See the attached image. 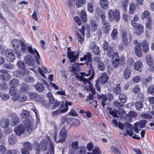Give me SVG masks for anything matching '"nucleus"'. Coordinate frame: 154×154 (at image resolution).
<instances>
[{
  "label": "nucleus",
  "instance_id": "nucleus-15",
  "mask_svg": "<svg viewBox=\"0 0 154 154\" xmlns=\"http://www.w3.org/2000/svg\"><path fill=\"white\" fill-rule=\"evenodd\" d=\"M66 132L65 128H63L61 129L59 134V139L57 140H56V137H54V140L57 143L60 142L61 143L63 142L66 138Z\"/></svg>",
  "mask_w": 154,
  "mask_h": 154
},
{
  "label": "nucleus",
  "instance_id": "nucleus-20",
  "mask_svg": "<svg viewBox=\"0 0 154 154\" xmlns=\"http://www.w3.org/2000/svg\"><path fill=\"white\" fill-rule=\"evenodd\" d=\"M14 131L16 134L19 136L24 132L25 128L23 125H20L15 128Z\"/></svg>",
  "mask_w": 154,
  "mask_h": 154
},
{
  "label": "nucleus",
  "instance_id": "nucleus-46",
  "mask_svg": "<svg viewBox=\"0 0 154 154\" xmlns=\"http://www.w3.org/2000/svg\"><path fill=\"white\" fill-rule=\"evenodd\" d=\"M8 141L10 144H13L16 141L15 136L14 135H10L8 138Z\"/></svg>",
  "mask_w": 154,
  "mask_h": 154
},
{
  "label": "nucleus",
  "instance_id": "nucleus-41",
  "mask_svg": "<svg viewBox=\"0 0 154 154\" xmlns=\"http://www.w3.org/2000/svg\"><path fill=\"white\" fill-rule=\"evenodd\" d=\"M146 123V121L145 120H142L140 121L139 122H137L135 124V125H137V126H139L140 128H144Z\"/></svg>",
  "mask_w": 154,
  "mask_h": 154
},
{
  "label": "nucleus",
  "instance_id": "nucleus-33",
  "mask_svg": "<svg viewBox=\"0 0 154 154\" xmlns=\"http://www.w3.org/2000/svg\"><path fill=\"white\" fill-rule=\"evenodd\" d=\"M90 27L92 31H95L97 29V24L96 22L93 20H91Z\"/></svg>",
  "mask_w": 154,
  "mask_h": 154
},
{
  "label": "nucleus",
  "instance_id": "nucleus-23",
  "mask_svg": "<svg viewBox=\"0 0 154 154\" xmlns=\"http://www.w3.org/2000/svg\"><path fill=\"white\" fill-rule=\"evenodd\" d=\"M9 124V120L6 118H2L0 121V125L2 128H7Z\"/></svg>",
  "mask_w": 154,
  "mask_h": 154
},
{
  "label": "nucleus",
  "instance_id": "nucleus-38",
  "mask_svg": "<svg viewBox=\"0 0 154 154\" xmlns=\"http://www.w3.org/2000/svg\"><path fill=\"white\" fill-rule=\"evenodd\" d=\"M146 61L147 64L149 66H151L153 64L152 60L151 55L147 54L146 57Z\"/></svg>",
  "mask_w": 154,
  "mask_h": 154
},
{
  "label": "nucleus",
  "instance_id": "nucleus-44",
  "mask_svg": "<svg viewBox=\"0 0 154 154\" xmlns=\"http://www.w3.org/2000/svg\"><path fill=\"white\" fill-rule=\"evenodd\" d=\"M78 142L77 141H73L71 144V147L72 149H70L69 151L72 150V152L74 153V150H75L78 147Z\"/></svg>",
  "mask_w": 154,
  "mask_h": 154
},
{
  "label": "nucleus",
  "instance_id": "nucleus-52",
  "mask_svg": "<svg viewBox=\"0 0 154 154\" xmlns=\"http://www.w3.org/2000/svg\"><path fill=\"white\" fill-rule=\"evenodd\" d=\"M135 10V4L132 3L130 4L129 6V13L130 14H133Z\"/></svg>",
  "mask_w": 154,
  "mask_h": 154
},
{
  "label": "nucleus",
  "instance_id": "nucleus-54",
  "mask_svg": "<svg viewBox=\"0 0 154 154\" xmlns=\"http://www.w3.org/2000/svg\"><path fill=\"white\" fill-rule=\"evenodd\" d=\"M78 154H85L86 152V149L83 146L79 147L77 149Z\"/></svg>",
  "mask_w": 154,
  "mask_h": 154
},
{
  "label": "nucleus",
  "instance_id": "nucleus-4",
  "mask_svg": "<svg viewBox=\"0 0 154 154\" xmlns=\"http://www.w3.org/2000/svg\"><path fill=\"white\" fill-rule=\"evenodd\" d=\"M118 126L122 130L125 128L126 130V134L130 137H132L133 133L132 131L133 129V126L132 125L129 123H121L120 122L118 123Z\"/></svg>",
  "mask_w": 154,
  "mask_h": 154
},
{
  "label": "nucleus",
  "instance_id": "nucleus-37",
  "mask_svg": "<svg viewBox=\"0 0 154 154\" xmlns=\"http://www.w3.org/2000/svg\"><path fill=\"white\" fill-rule=\"evenodd\" d=\"M113 92L116 95L119 94L121 92V87L119 84H117L113 88Z\"/></svg>",
  "mask_w": 154,
  "mask_h": 154
},
{
  "label": "nucleus",
  "instance_id": "nucleus-29",
  "mask_svg": "<svg viewBox=\"0 0 154 154\" xmlns=\"http://www.w3.org/2000/svg\"><path fill=\"white\" fill-rule=\"evenodd\" d=\"M152 76L151 75H149L146 78H144L142 80V84L147 86L152 80Z\"/></svg>",
  "mask_w": 154,
  "mask_h": 154
},
{
  "label": "nucleus",
  "instance_id": "nucleus-60",
  "mask_svg": "<svg viewBox=\"0 0 154 154\" xmlns=\"http://www.w3.org/2000/svg\"><path fill=\"white\" fill-rule=\"evenodd\" d=\"M3 66L5 68L9 69H12L14 67L13 65L10 63L4 64Z\"/></svg>",
  "mask_w": 154,
  "mask_h": 154
},
{
  "label": "nucleus",
  "instance_id": "nucleus-27",
  "mask_svg": "<svg viewBox=\"0 0 154 154\" xmlns=\"http://www.w3.org/2000/svg\"><path fill=\"white\" fill-rule=\"evenodd\" d=\"M35 89L39 92H42L45 89V87L40 82H37L34 85Z\"/></svg>",
  "mask_w": 154,
  "mask_h": 154
},
{
  "label": "nucleus",
  "instance_id": "nucleus-28",
  "mask_svg": "<svg viewBox=\"0 0 154 154\" xmlns=\"http://www.w3.org/2000/svg\"><path fill=\"white\" fill-rule=\"evenodd\" d=\"M48 143L46 141L43 140L41 141L39 145V148L42 151L45 150L47 148Z\"/></svg>",
  "mask_w": 154,
  "mask_h": 154
},
{
  "label": "nucleus",
  "instance_id": "nucleus-25",
  "mask_svg": "<svg viewBox=\"0 0 154 154\" xmlns=\"http://www.w3.org/2000/svg\"><path fill=\"white\" fill-rule=\"evenodd\" d=\"M23 43V41L22 40L19 41L17 39L13 40L12 42V46L16 50H17L19 48L21 44Z\"/></svg>",
  "mask_w": 154,
  "mask_h": 154
},
{
  "label": "nucleus",
  "instance_id": "nucleus-34",
  "mask_svg": "<svg viewBox=\"0 0 154 154\" xmlns=\"http://www.w3.org/2000/svg\"><path fill=\"white\" fill-rule=\"evenodd\" d=\"M94 4L92 2H89L88 3L87 8L88 11L90 13H93L94 12Z\"/></svg>",
  "mask_w": 154,
  "mask_h": 154
},
{
  "label": "nucleus",
  "instance_id": "nucleus-58",
  "mask_svg": "<svg viewBox=\"0 0 154 154\" xmlns=\"http://www.w3.org/2000/svg\"><path fill=\"white\" fill-rule=\"evenodd\" d=\"M9 96L8 94L4 93H2L0 94V97L3 100H7L9 98Z\"/></svg>",
  "mask_w": 154,
  "mask_h": 154
},
{
  "label": "nucleus",
  "instance_id": "nucleus-53",
  "mask_svg": "<svg viewBox=\"0 0 154 154\" xmlns=\"http://www.w3.org/2000/svg\"><path fill=\"white\" fill-rule=\"evenodd\" d=\"M150 15V14L149 11H145L144 12L142 13L141 18L142 19L146 18L148 19L150 18L149 17Z\"/></svg>",
  "mask_w": 154,
  "mask_h": 154
},
{
  "label": "nucleus",
  "instance_id": "nucleus-2",
  "mask_svg": "<svg viewBox=\"0 0 154 154\" xmlns=\"http://www.w3.org/2000/svg\"><path fill=\"white\" fill-rule=\"evenodd\" d=\"M108 78V76L106 73L103 72L101 74L99 78L96 82L95 86L97 91H100V83L102 84L106 83L107 81Z\"/></svg>",
  "mask_w": 154,
  "mask_h": 154
},
{
  "label": "nucleus",
  "instance_id": "nucleus-22",
  "mask_svg": "<svg viewBox=\"0 0 154 154\" xmlns=\"http://www.w3.org/2000/svg\"><path fill=\"white\" fill-rule=\"evenodd\" d=\"M131 74V70L128 67L125 68L123 71V76L124 78L125 79H129Z\"/></svg>",
  "mask_w": 154,
  "mask_h": 154
},
{
  "label": "nucleus",
  "instance_id": "nucleus-6",
  "mask_svg": "<svg viewBox=\"0 0 154 154\" xmlns=\"http://www.w3.org/2000/svg\"><path fill=\"white\" fill-rule=\"evenodd\" d=\"M121 37L123 44L127 47L129 45L128 40L131 41V35L127 31H122L121 32Z\"/></svg>",
  "mask_w": 154,
  "mask_h": 154
},
{
  "label": "nucleus",
  "instance_id": "nucleus-40",
  "mask_svg": "<svg viewBox=\"0 0 154 154\" xmlns=\"http://www.w3.org/2000/svg\"><path fill=\"white\" fill-rule=\"evenodd\" d=\"M100 4L103 9H106L107 8L108 2L107 0H100Z\"/></svg>",
  "mask_w": 154,
  "mask_h": 154
},
{
  "label": "nucleus",
  "instance_id": "nucleus-18",
  "mask_svg": "<svg viewBox=\"0 0 154 154\" xmlns=\"http://www.w3.org/2000/svg\"><path fill=\"white\" fill-rule=\"evenodd\" d=\"M141 46V44H140V43H139L135 46L134 48V52L135 54L137 57H141L142 55V52Z\"/></svg>",
  "mask_w": 154,
  "mask_h": 154
},
{
  "label": "nucleus",
  "instance_id": "nucleus-7",
  "mask_svg": "<svg viewBox=\"0 0 154 154\" xmlns=\"http://www.w3.org/2000/svg\"><path fill=\"white\" fill-rule=\"evenodd\" d=\"M103 48L104 51H106L107 54L109 57H112L114 56V50L113 47L109 46V43L106 41H104L103 44Z\"/></svg>",
  "mask_w": 154,
  "mask_h": 154
},
{
  "label": "nucleus",
  "instance_id": "nucleus-8",
  "mask_svg": "<svg viewBox=\"0 0 154 154\" xmlns=\"http://www.w3.org/2000/svg\"><path fill=\"white\" fill-rule=\"evenodd\" d=\"M23 124L24 128H25L27 131L29 133H31L35 129L34 123L29 119H25L23 121Z\"/></svg>",
  "mask_w": 154,
  "mask_h": 154
},
{
  "label": "nucleus",
  "instance_id": "nucleus-31",
  "mask_svg": "<svg viewBox=\"0 0 154 154\" xmlns=\"http://www.w3.org/2000/svg\"><path fill=\"white\" fill-rule=\"evenodd\" d=\"M41 68L40 67H38V71L42 76L45 78V76L43 73V72L45 73H46L47 71V69L45 66H44L42 65H41Z\"/></svg>",
  "mask_w": 154,
  "mask_h": 154
},
{
  "label": "nucleus",
  "instance_id": "nucleus-55",
  "mask_svg": "<svg viewBox=\"0 0 154 154\" xmlns=\"http://www.w3.org/2000/svg\"><path fill=\"white\" fill-rule=\"evenodd\" d=\"M29 89V87L27 84L23 83L22 85L21 90L22 91L26 92Z\"/></svg>",
  "mask_w": 154,
  "mask_h": 154
},
{
  "label": "nucleus",
  "instance_id": "nucleus-16",
  "mask_svg": "<svg viewBox=\"0 0 154 154\" xmlns=\"http://www.w3.org/2000/svg\"><path fill=\"white\" fill-rule=\"evenodd\" d=\"M10 117L12 118L11 124L12 126H14L17 125L20 121V119L19 117L16 116L14 113H11L9 114Z\"/></svg>",
  "mask_w": 154,
  "mask_h": 154
},
{
  "label": "nucleus",
  "instance_id": "nucleus-49",
  "mask_svg": "<svg viewBox=\"0 0 154 154\" xmlns=\"http://www.w3.org/2000/svg\"><path fill=\"white\" fill-rule=\"evenodd\" d=\"M29 112L25 110H23L21 112V116L23 118H27L29 117Z\"/></svg>",
  "mask_w": 154,
  "mask_h": 154
},
{
  "label": "nucleus",
  "instance_id": "nucleus-35",
  "mask_svg": "<svg viewBox=\"0 0 154 154\" xmlns=\"http://www.w3.org/2000/svg\"><path fill=\"white\" fill-rule=\"evenodd\" d=\"M86 0H76L75 4L77 8H80L85 5Z\"/></svg>",
  "mask_w": 154,
  "mask_h": 154
},
{
  "label": "nucleus",
  "instance_id": "nucleus-42",
  "mask_svg": "<svg viewBox=\"0 0 154 154\" xmlns=\"http://www.w3.org/2000/svg\"><path fill=\"white\" fill-rule=\"evenodd\" d=\"M23 145L24 147L23 148H27V149L31 150L33 148L32 145L30 143L28 142H26L23 143Z\"/></svg>",
  "mask_w": 154,
  "mask_h": 154
},
{
  "label": "nucleus",
  "instance_id": "nucleus-5",
  "mask_svg": "<svg viewBox=\"0 0 154 154\" xmlns=\"http://www.w3.org/2000/svg\"><path fill=\"white\" fill-rule=\"evenodd\" d=\"M108 109L109 110V113L115 117L124 118L126 115L125 111L122 108H120L118 111L112 110L110 107H108Z\"/></svg>",
  "mask_w": 154,
  "mask_h": 154
},
{
  "label": "nucleus",
  "instance_id": "nucleus-21",
  "mask_svg": "<svg viewBox=\"0 0 154 154\" xmlns=\"http://www.w3.org/2000/svg\"><path fill=\"white\" fill-rule=\"evenodd\" d=\"M141 46L143 48V51L144 53H147L149 51V43L146 40L143 41L142 42H140Z\"/></svg>",
  "mask_w": 154,
  "mask_h": 154
},
{
  "label": "nucleus",
  "instance_id": "nucleus-17",
  "mask_svg": "<svg viewBox=\"0 0 154 154\" xmlns=\"http://www.w3.org/2000/svg\"><path fill=\"white\" fill-rule=\"evenodd\" d=\"M80 60L82 61L83 60L85 61L86 63L88 66L91 65V56L89 53H87L85 55L83 58H81Z\"/></svg>",
  "mask_w": 154,
  "mask_h": 154
},
{
  "label": "nucleus",
  "instance_id": "nucleus-36",
  "mask_svg": "<svg viewBox=\"0 0 154 154\" xmlns=\"http://www.w3.org/2000/svg\"><path fill=\"white\" fill-rule=\"evenodd\" d=\"M1 78L3 81L6 82L9 81L11 78L10 75L8 73L2 74L0 76Z\"/></svg>",
  "mask_w": 154,
  "mask_h": 154
},
{
  "label": "nucleus",
  "instance_id": "nucleus-24",
  "mask_svg": "<svg viewBox=\"0 0 154 154\" xmlns=\"http://www.w3.org/2000/svg\"><path fill=\"white\" fill-rule=\"evenodd\" d=\"M26 63L29 66H32L34 64V61L33 57L30 55H27L25 58Z\"/></svg>",
  "mask_w": 154,
  "mask_h": 154
},
{
  "label": "nucleus",
  "instance_id": "nucleus-51",
  "mask_svg": "<svg viewBox=\"0 0 154 154\" xmlns=\"http://www.w3.org/2000/svg\"><path fill=\"white\" fill-rule=\"evenodd\" d=\"M135 106L136 109L140 110L143 107V104L142 102L138 101L135 103Z\"/></svg>",
  "mask_w": 154,
  "mask_h": 154
},
{
  "label": "nucleus",
  "instance_id": "nucleus-26",
  "mask_svg": "<svg viewBox=\"0 0 154 154\" xmlns=\"http://www.w3.org/2000/svg\"><path fill=\"white\" fill-rule=\"evenodd\" d=\"M90 48L93 49V52L95 54L98 55L100 53V49L98 46L95 45L94 42H92L90 45Z\"/></svg>",
  "mask_w": 154,
  "mask_h": 154
},
{
  "label": "nucleus",
  "instance_id": "nucleus-45",
  "mask_svg": "<svg viewBox=\"0 0 154 154\" xmlns=\"http://www.w3.org/2000/svg\"><path fill=\"white\" fill-rule=\"evenodd\" d=\"M97 67L100 71H103L105 69V67L104 63L102 61H99L97 63Z\"/></svg>",
  "mask_w": 154,
  "mask_h": 154
},
{
  "label": "nucleus",
  "instance_id": "nucleus-30",
  "mask_svg": "<svg viewBox=\"0 0 154 154\" xmlns=\"http://www.w3.org/2000/svg\"><path fill=\"white\" fill-rule=\"evenodd\" d=\"M28 94L29 97L30 99H34L35 98L37 100L39 101H42V99H41V98H40V100H38L37 98H40V96L37 95L35 93H29Z\"/></svg>",
  "mask_w": 154,
  "mask_h": 154
},
{
  "label": "nucleus",
  "instance_id": "nucleus-48",
  "mask_svg": "<svg viewBox=\"0 0 154 154\" xmlns=\"http://www.w3.org/2000/svg\"><path fill=\"white\" fill-rule=\"evenodd\" d=\"M119 99L121 103H125L126 101V97L125 94H120L119 96Z\"/></svg>",
  "mask_w": 154,
  "mask_h": 154
},
{
  "label": "nucleus",
  "instance_id": "nucleus-14",
  "mask_svg": "<svg viewBox=\"0 0 154 154\" xmlns=\"http://www.w3.org/2000/svg\"><path fill=\"white\" fill-rule=\"evenodd\" d=\"M75 52L72 51L70 50L69 48H68L67 49V54L68 57L69 58L70 62L72 63L75 62L77 58V57L79 54L75 55Z\"/></svg>",
  "mask_w": 154,
  "mask_h": 154
},
{
  "label": "nucleus",
  "instance_id": "nucleus-1",
  "mask_svg": "<svg viewBox=\"0 0 154 154\" xmlns=\"http://www.w3.org/2000/svg\"><path fill=\"white\" fill-rule=\"evenodd\" d=\"M90 68V69L88 70V74H87L85 73H83L82 74V77L80 78L81 81L84 82L85 84L88 83V87L89 90L91 91L92 94H94L95 93V89L93 87L92 84L90 81L92 79L93 77L91 76L88 79H86L84 78V76H89L91 74H92L91 76L94 74V69L93 67L91 65L89 66Z\"/></svg>",
  "mask_w": 154,
  "mask_h": 154
},
{
  "label": "nucleus",
  "instance_id": "nucleus-11",
  "mask_svg": "<svg viewBox=\"0 0 154 154\" xmlns=\"http://www.w3.org/2000/svg\"><path fill=\"white\" fill-rule=\"evenodd\" d=\"M131 24L135 28V31L137 32L138 35H140L143 32V27L142 25L138 24L136 21H131Z\"/></svg>",
  "mask_w": 154,
  "mask_h": 154
},
{
  "label": "nucleus",
  "instance_id": "nucleus-43",
  "mask_svg": "<svg viewBox=\"0 0 154 154\" xmlns=\"http://www.w3.org/2000/svg\"><path fill=\"white\" fill-rule=\"evenodd\" d=\"M10 85L14 87L18 86L19 85V81L16 79H12L10 83Z\"/></svg>",
  "mask_w": 154,
  "mask_h": 154
},
{
  "label": "nucleus",
  "instance_id": "nucleus-32",
  "mask_svg": "<svg viewBox=\"0 0 154 154\" xmlns=\"http://www.w3.org/2000/svg\"><path fill=\"white\" fill-rule=\"evenodd\" d=\"M16 72L23 75H28L29 74V71L28 69L24 68L20 71H17Z\"/></svg>",
  "mask_w": 154,
  "mask_h": 154
},
{
  "label": "nucleus",
  "instance_id": "nucleus-56",
  "mask_svg": "<svg viewBox=\"0 0 154 154\" xmlns=\"http://www.w3.org/2000/svg\"><path fill=\"white\" fill-rule=\"evenodd\" d=\"M152 20L151 18H149L147 19V23L146 24V27L148 29H151V28L152 23Z\"/></svg>",
  "mask_w": 154,
  "mask_h": 154
},
{
  "label": "nucleus",
  "instance_id": "nucleus-19",
  "mask_svg": "<svg viewBox=\"0 0 154 154\" xmlns=\"http://www.w3.org/2000/svg\"><path fill=\"white\" fill-rule=\"evenodd\" d=\"M112 60V64L114 67H117L119 64V57L117 53H115Z\"/></svg>",
  "mask_w": 154,
  "mask_h": 154
},
{
  "label": "nucleus",
  "instance_id": "nucleus-61",
  "mask_svg": "<svg viewBox=\"0 0 154 154\" xmlns=\"http://www.w3.org/2000/svg\"><path fill=\"white\" fill-rule=\"evenodd\" d=\"M141 79V77L139 75H137L133 77L132 80L136 83L139 82Z\"/></svg>",
  "mask_w": 154,
  "mask_h": 154
},
{
  "label": "nucleus",
  "instance_id": "nucleus-3",
  "mask_svg": "<svg viewBox=\"0 0 154 154\" xmlns=\"http://www.w3.org/2000/svg\"><path fill=\"white\" fill-rule=\"evenodd\" d=\"M72 104L71 102L66 101L65 103H62L58 110L52 112V115L55 116L58 115L61 113H64L67 111L68 109V106H71Z\"/></svg>",
  "mask_w": 154,
  "mask_h": 154
},
{
  "label": "nucleus",
  "instance_id": "nucleus-57",
  "mask_svg": "<svg viewBox=\"0 0 154 154\" xmlns=\"http://www.w3.org/2000/svg\"><path fill=\"white\" fill-rule=\"evenodd\" d=\"M80 15L81 18L82 20L84 22L86 21L87 20V15L86 12L85 11H82L81 12Z\"/></svg>",
  "mask_w": 154,
  "mask_h": 154
},
{
  "label": "nucleus",
  "instance_id": "nucleus-62",
  "mask_svg": "<svg viewBox=\"0 0 154 154\" xmlns=\"http://www.w3.org/2000/svg\"><path fill=\"white\" fill-rule=\"evenodd\" d=\"M16 92L15 87H12L10 88L9 94L10 95L14 96L15 95Z\"/></svg>",
  "mask_w": 154,
  "mask_h": 154
},
{
  "label": "nucleus",
  "instance_id": "nucleus-39",
  "mask_svg": "<svg viewBox=\"0 0 154 154\" xmlns=\"http://www.w3.org/2000/svg\"><path fill=\"white\" fill-rule=\"evenodd\" d=\"M142 66V63L140 61H138L137 62L135 63L134 66V69L137 71H140V69Z\"/></svg>",
  "mask_w": 154,
  "mask_h": 154
},
{
  "label": "nucleus",
  "instance_id": "nucleus-63",
  "mask_svg": "<svg viewBox=\"0 0 154 154\" xmlns=\"http://www.w3.org/2000/svg\"><path fill=\"white\" fill-rule=\"evenodd\" d=\"M117 34V30L116 29H113L112 32L111 33V35L113 39H116V37Z\"/></svg>",
  "mask_w": 154,
  "mask_h": 154
},
{
  "label": "nucleus",
  "instance_id": "nucleus-10",
  "mask_svg": "<svg viewBox=\"0 0 154 154\" xmlns=\"http://www.w3.org/2000/svg\"><path fill=\"white\" fill-rule=\"evenodd\" d=\"M28 50L29 53L33 54L34 57H35V60L37 63L38 64H40V62L39 61L40 59V55L36 49L35 48L33 49L32 48V46L30 45L28 46Z\"/></svg>",
  "mask_w": 154,
  "mask_h": 154
},
{
  "label": "nucleus",
  "instance_id": "nucleus-13",
  "mask_svg": "<svg viewBox=\"0 0 154 154\" xmlns=\"http://www.w3.org/2000/svg\"><path fill=\"white\" fill-rule=\"evenodd\" d=\"M85 26H82L81 29H79V31L80 32L81 34L77 32H75L78 41L81 43H82L84 41V37L85 35Z\"/></svg>",
  "mask_w": 154,
  "mask_h": 154
},
{
  "label": "nucleus",
  "instance_id": "nucleus-59",
  "mask_svg": "<svg viewBox=\"0 0 154 154\" xmlns=\"http://www.w3.org/2000/svg\"><path fill=\"white\" fill-rule=\"evenodd\" d=\"M147 92L149 94H152L154 93V85H151L148 87Z\"/></svg>",
  "mask_w": 154,
  "mask_h": 154
},
{
  "label": "nucleus",
  "instance_id": "nucleus-64",
  "mask_svg": "<svg viewBox=\"0 0 154 154\" xmlns=\"http://www.w3.org/2000/svg\"><path fill=\"white\" fill-rule=\"evenodd\" d=\"M24 80L26 82H34V79L33 78V77L30 76L26 77L24 78Z\"/></svg>",
  "mask_w": 154,
  "mask_h": 154
},
{
  "label": "nucleus",
  "instance_id": "nucleus-12",
  "mask_svg": "<svg viewBox=\"0 0 154 154\" xmlns=\"http://www.w3.org/2000/svg\"><path fill=\"white\" fill-rule=\"evenodd\" d=\"M5 56L7 60L9 62H12L15 59V56L11 49H8L5 52Z\"/></svg>",
  "mask_w": 154,
  "mask_h": 154
},
{
  "label": "nucleus",
  "instance_id": "nucleus-47",
  "mask_svg": "<svg viewBox=\"0 0 154 154\" xmlns=\"http://www.w3.org/2000/svg\"><path fill=\"white\" fill-rule=\"evenodd\" d=\"M100 98L102 99V105L103 108L104 106L106 104V101L107 98L105 95H102L100 97Z\"/></svg>",
  "mask_w": 154,
  "mask_h": 154
},
{
  "label": "nucleus",
  "instance_id": "nucleus-9",
  "mask_svg": "<svg viewBox=\"0 0 154 154\" xmlns=\"http://www.w3.org/2000/svg\"><path fill=\"white\" fill-rule=\"evenodd\" d=\"M108 14L109 20H115L116 21H118L120 19L119 12L117 10H110L109 11Z\"/></svg>",
  "mask_w": 154,
  "mask_h": 154
},
{
  "label": "nucleus",
  "instance_id": "nucleus-50",
  "mask_svg": "<svg viewBox=\"0 0 154 154\" xmlns=\"http://www.w3.org/2000/svg\"><path fill=\"white\" fill-rule=\"evenodd\" d=\"M47 95L50 103L52 104H53L54 103V100L52 93L51 92H49L47 94Z\"/></svg>",
  "mask_w": 154,
  "mask_h": 154
}]
</instances>
